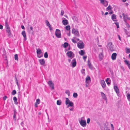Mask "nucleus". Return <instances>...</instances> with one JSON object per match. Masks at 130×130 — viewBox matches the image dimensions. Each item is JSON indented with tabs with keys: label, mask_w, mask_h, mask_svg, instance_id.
Wrapping results in <instances>:
<instances>
[{
	"label": "nucleus",
	"mask_w": 130,
	"mask_h": 130,
	"mask_svg": "<svg viewBox=\"0 0 130 130\" xmlns=\"http://www.w3.org/2000/svg\"><path fill=\"white\" fill-rule=\"evenodd\" d=\"M5 26L6 28V30L8 34V36H10L11 35V32L10 30V28L9 26V25L6 22L5 23Z\"/></svg>",
	"instance_id": "obj_1"
},
{
	"label": "nucleus",
	"mask_w": 130,
	"mask_h": 130,
	"mask_svg": "<svg viewBox=\"0 0 130 130\" xmlns=\"http://www.w3.org/2000/svg\"><path fill=\"white\" fill-rule=\"evenodd\" d=\"M113 46V45L111 42H110L108 43L107 45V48L111 51H113L114 50Z\"/></svg>",
	"instance_id": "obj_2"
},
{
	"label": "nucleus",
	"mask_w": 130,
	"mask_h": 130,
	"mask_svg": "<svg viewBox=\"0 0 130 130\" xmlns=\"http://www.w3.org/2000/svg\"><path fill=\"white\" fill-rule=\"evenodd\" d=\"M56 36L58 38H60L61 37V34L60 30L58 29H56L55 32Z\"/></svg>",
	"instance_id": "obj_3"
},
{
	"label": "nucleus",
	"mask_w": 130,
	"mask_h": 130,
	"mask_svg": "<svg viewBox=\"0 0 130 130\" xmlns=\"http://www.w3.org/2000/svg\"><path fill=\"white\" fill-rule=\"evenodd\" d=\"M84 118V117L81 118V120L79 122L80 124L83 127H85L86 126V121L83 120Z\"/></svg>",
	"instance_id": "obj_4"
},
{
	"label": "nucleus",
	"mask_w": 130,
	"mask_h": 130,
	"mask_svg": "<svg viewBox=\"0 0 130 130\" xmlns=\"http://www.w3.org/2000/svg\"><path fill=\"white\" fill-rule=\"evenodd\" d=\"M72 33L74 34L75 36L79 37V34L77 29H75L74 28L72 29Z\"/></svg>",
	"instance_id": "obj_5"
},
{
	"label": "nucleus",
	"mask_w": 130,
	"mask_h": 130,
	"mask_svg": "<svg viewBox=\"0 0 130 130\" xmlns=\"http://www.w3.org/2000/svg\"><path fill=\"white\" fill-rule=\"evenodd\" d=\"M37 57L38 58H40L43 55H40L42 53V52L41 50L40 49H37Z\"/></svg>",
	"instance_id": "obj_6"
},
{
	"label": "nucleus",
	"mask_w": 130,
	"mask_h": 130,
	"mask_svg": "<svg viewBox=\"0 0 130 130\" xmlns=\"http://www.w3.org/2000/svg\"><path fill=\"white\" fill-rule=\"evenodd\" d=\"M100 3L105 7L107 6L108 5V2L105 0H100Z\"/></svg>",
	"instance_id": "obj_7"
},
{
	"label": "nucleus",
	"mask_w": 130,
	"mask_h": 130,
	"mask_svg": "<svg viewBox=\"0 0 130 130\" xmlns=\"http://www.w3.org/2000/svg\"><path fill=\"white\" fill-rule=\"evenodd\" d=\"M67 54L69 57H71L72 59L74 57V55L72 52L71 51L68 52L67 53Z\"/></svg>",
	"instance_id": "obj_8"
},
{
	"label": "nucleus",
	"mask_w": 130,
	"mask_h": 130,
	"mask_svg": "<svg viewBox=\"0 0 130 130\" xmlns=\"http://www.w3.org/2000/svg\"><path fill=\"white\" fill-rule=\"evenodd\" d=\"M48 84L50 87H51L52 89H54V84L51 81H49L48 82Z\"/></svg>",
	"instance_id": "obj_9"
},
{
	"label": "nucleus",
	"mask_w": 130,
	"mask_h": 130,
	"mask_svg": "<svg viewBox=\"0 0 130 130\" xmlns=\"http://www.w3.org/2000/svg\"><path fill=\"white\" fill-rule=\"evenodd\" d=\"M77 46L79 48H83L84 47V43L83 42L82 43H78L77 44Z\"/></svg>",
	"instance_id": "obj_10"
},
{
	"label": "nucleus",
	"mask_w": 130,
	"mask_h": 130,
	"mask_svg": "<svg viewBox=\"0 0 130 130\" xmlns=\"http://www.w3.org/2000/svg\"><path fill=\"white\" fill-rule=\"evenodd\" d=\"M91 82V79L89 76H87L86 78V83L89 84Z\"/></svg>",
	"instance_id": "obj_11"
},
{
	"label": "nucleus",
	"mask_w": 130,
	"mask_h": 130,
	"mask_svg": "<svg viewBox=\"0 0 130 130\" xmlns=\"http://www.w3.org/2000/svg\"><path fill=\"white\" fill-rule=\"evenodd\" d=\"M114 89L115 91L117 94V95L119 96L118 94L119 93V91L117 86H115L114 87Z\"/></svg>",
	"instance_id": "obj_12"
},
{
	"label": "nucleus",
	"mask_w": 130,
	"mask_h": 130,
	"mask_svg": "<svg viewBox=\"0 0 130 130\" xmlns=\"http://www.w3.org/2000/svg\"><path fill=\"white\" fill-rule=\"evenodd\" d=\"M71 63L72 65V66L73 67H75L76 66V62L75 59H73L72 60Z\"/></svg>",
	"instance_id": "obj_13"
},
{
	"label": "nucleus",
	"mask_w": 130,
	"mask_h": 130,
	"mask_svg": "<svg viewBox=\"0 0 130 130\" xmlns=\"http://www.w3.org/2000/svg\"><path fill=\"white\" fill-rule=\"evenodd\" d=\"M117 56V54L116 53H113L112 54V55H111V58L113 60H115L116 59Z\"/></svg>",
	"instance_id": "obj_14"
},
{
	"label": "nucleus",
	"mask_w": 130,
	"mask_h": 130,
	"mask_svg": "<svg viewBox=\"0 0 130 130\" xmlns=\"http://www.w3.org/2000/svg\"><path fill=\"white\" fill-rule=\"evenodd\" d=\"M101 83L103 88H104L105 87L106 85L104 80H101Z\"/></svg>",
	"instance_id": "obj_15"
},
{
	"label": "nucleus",
	"mask_w": 130,
	"mask_h": 130,
	"mask_svg": "<svg viewBox=\"0 0 130 130\" xmlns=\"http://www.w3.org/2000/svg\"><path fill=\"white\" fill-rule=\"evenodd\" d=\"M124 62H125V64L127 66L129 69H130V62L125 60L124 61Z\"/></svg>",
	"instance_id": "obj_16"
},
{
	"label": "nucleus",
	"mask_w": 130,
	"mask_h": 130,
	"mask_svg": "<svg viewBox=\"0 0 130 130\" xmlns=\"http://www.w3.org/2000/svg\"><path fill=\"white\" fill-rule=\"evenodd\" d=\"M22 35L24 38V40L26 41V40L27 38L25 31L24 30L22 32Z\"/></svg>",
	"instance_id": "obj_17"
},
{
	"label": "nucleus",
	"mask_w": 130,
	"mask_h": 130,
	"mask_svg": "<svg viewBox=\"0 0 130 130\" xmlns=\"http://www.w3.org/2000/svg\"><path fill=\"white\" fill-rule=\"evenodd\" d=\"M101 95L102 96V98L105 100H107V98L105 95V94H104L103 92H101Z\"/></svg>",
	"instance_id": "obj_18"
},
{
	"label": "nucleus",
	"mask_w": 130,
	"mask_h": 130,
	"mask_svg": "<svg viewBox=\"0 0 130 130\" xmlns=\"http://www.w3.org/2000/svg\"><path fill=\"white\" fill-rule=\"evenodd\" d=\"M62 23L63 25H67L68 23V20L66 19L63 20Z\"/></svg>",
	"instance_id": "obj_19"
},
{
	"label": "nucleus",
	"mask_w": 130,
	"mask_h": 130,
	"mask_svg": "<svg viewBox=\"0 0 130 130\" xmlns=\"http://www.w3.org/2000/svg\"><path fill=\"white\" fill-rule=\"evenodd\" d=\"M122 15L124 21L126 22V19H128V17L126 15H125L124 13H123Z\"/></svg>",
	"instance_id": "obj_20"
},
{
	"label": "nucleus",
	"mask_w": 130,
	"mask_h": 130,
	"mask_svg": "<svg viewBox=\"0 0 130 130\" xmlns=\"http://www.w3.org/2000/svg\"><path fill=\"white\" fill-rule=\"evenodd\" d=\"M39 62H40L41 65H43L45 63V61L44 59H39Z\"/></svg>",
	"instance_id": "obj_21"
},
{
	"label": "nucleus",
	"mask_w": 130,
	"mask_h": 130,
	"mask_svg": "<svg viewBox=\"0 0 130 130\" xmlns=\"http://www.w3.org/2000/svg\"><path fill=\"white\" fill-rule=\"evenodd\" d=\"M88 65L90 69H92V66L89 60H88Z\"/></svg>",
	"instance_id": "obj_22"
},
{
	"label": "nucleus",
	"mask_w": 130,
	"mask_h": 130,
	"mask_svg": "<svg viewBox=\"0 0 130 130\" xmlns=\"http://www.w3.org/2000/svg\"><path fill=\"white\" fill-rule=\"evenodd\" d=\"M45 23H46V25L47 26H48L50 28V30H51V25L49 23V22L47 20H46Z\"/></svg>",
	"instance_id": "obj_23"
},
{
	"label": "nucleus",
	"mask_w": 130,
	"mask_h": 130,
	"mask_svg": "<svg viewBox=\"0 0 130 130\" xmlns=\"http://www.w3.org/2000/svg\"><path fill=\"white\" fill-rule=\"evenodd\" d=\"M112 7L110 5L106 8V10H108L111 11L112 10Z\"/></svg>",
	"instance_id": "obj_24"
},
{
	"label": "nucleus",
	"mask_w": 130,
	"mask_h": 130,
	"mask_svg": "<svg viewBox=\"0 0 130 130\" xmlns=\"http://www.w3.org/2000/svg\"><path fill=\"white\" fill-rule=\"evenodd\" d=\"M79 54L81 55H83L85 53L84 51L81 50L79 52Z\"/></svg>",
	"instance_id": "obj_25"
},
{
	"label": "nucleus",
	"mask_w": 130,
	"mask_h": 130,
	"mask_svg": "<svg viewBox=\"0 0 130 130\" xmlns=\"http://www.w3.org/2000/svg\"><path fill=\"white\" fill-rule=\"evenodd\" d=\"M116 19V16L115 14H113L111 16V19L113 21H115V20Z\"/></svg>",
	"instance_id": "obj_26"
},
{
	"label": "nucleus",
	"mask_w": 130,
	"mask_h": 130,
	"mask_svg": "<svg viewBox=\"0 0 130 130\" xmlns=\"http://www.w3.org/2000/svg\"><path fill=\"white\" fill-rule=\"evenodd\" d=\"M66 100L65 101V104L67 105L70 102L69 99L68 98H66Z\"/></svg>",
	"instance_id": "obj_27"
},
{
	"label": "nucleus",
	"mask_w": 130,
	"mask_h": 130,
	"mask_svg": "<svg viewBox=\"0 0 130 130\" xmlns=\"http://www.w3.org/2000/svg\"><path fill=\"white\" fill-rule=\"evenodd\" d=\"M99 57L100 59H102L103 57V53H101L99 55Z\"/></svg>",
	"instance_id": "obj_28"
},
{
	"label": "nucleus",
	"mask_w": 130,
	"mask_h": 130,
	"mask_svg": "<svg viewBox=\"0 0 130 130\" xmlns=\"http://www.w3.org/2000/svg\"><path fill=\"white\" fill-rule=\"evenodd\" d=\"M13 100L15 103V104H17L18 103L17 102V98L15 96H14L13 98Z\"/></svg>",
	"instance_id": "obj_29"
},
{
	"label": "nucleus",
	"mask_w": 130,
	"mask_h": 130,
	"mask_svg": "<svg viewBox=\"0 0 130 130\" xmlns=\"http://www.w3.org/2000/svg\"><path fill=\"white\" fill-rule=\"evenodd\" d=\"M126 96L128 100L130 101V94L129 93L127 94Z\"/></svg>",
	"instance_id": "obj_30"
},
{
	"label": "nucleus",
	"mask_w": 130,
	"mask_h": 130,
	"mask_svg": "<svg viewBox=\"0 0 130 130\" xmlns=\"http://www.w3.org/2000/svg\"><path fill=\"white\" fill-rule=\"evenodd\" d=\"M126 53H130V49L128 48H126Z\"/></svg>",
	"instance_id": "obj_31"
},
{
	"label": "nucleus",
	"mask_w": 130,
	"mask_h": 130,
	"mask_svg": "<svg viewBox=\"0 0 130 130\" xmlns=\"http://www.w3.org/2000/svg\"><path fill=\"white\" fill-rule=\"evenodd\" d=\"M72 19L74 21H77L78 20L77 18L76 17L74 16L72 17Z\"/></svg>",
	"instance_id": "obj_32"
},
{
	"label": "nucleus",
	"mask_w": 130,
	"mask_h": 130,
	"mask_svg": "<svg viewBox=\"0 0 130 130\" xmlns=\"http://www.w3.org/2000/svg\"><path fill=\"white\" fill-rule=\"evenodd\" d=\"M61 101L60 100H57V104L58 105H60L61 104Z\"/></svg>",
	"instance_id": "obj_33"
},
{
	"label": "nucleus",
	"mask_w": 130,
	"mask_h": 130,
	"mask_svg": "<svg viewBox=\"0 0 130 130\" xmlns=\"http://www.w3.org/2000/svg\"><path fill=\"white\" fill-rule=\"evenodd\" d=\"M65 28L66 30H69L70 29V27L69 25H67L65 27Z\"/></svg>",
	"instance_id": "obj_34"
},
{
	"label": "nucleus",
	"mask_w": 130,
	"mask_h": 130,
	"mask_svg": "<svg viewBox=\"0 0 130 130\" xmlns=\"http://www.w3.org/2000/svg\"><path fill=\"white\" fill-rule=\"evenodd\" d=\"M40 100L39 99H37L36 100V102L35 103L38 104L40 103Z\"/></svg>",
	"instance_id": "obj_35"
},
{
	"label": "nucleus",
	"mask_w": 130,
	"mask_h": 130,
	"mask_svg": "<svg viewBox=\"0 0 130 130\" xmlns=\"http://www.w3.org/2000/svg\"><path fill=\"white\" fill-rule=\"evenodd\" d=\"M68 43H67L65 42L63 44V47L64 48H66L68 46Z\"/></svg>",
	"instance_id": "obj_36"
},
{
	"label": "nucleus",
	"mask_w": 130,
	"mask_h": 130,
	"mask_svg": "<svg viewBox=\"0 0 130 130\" xmlns=\"http://www.w3.org/2000/svg\"><path fill=\"white\" fill-rule=\"evenodd\" d=\"M44 57L45 58H47L48 57V55L47 52L45 53L44 55Z\"/></svg>",
	"instance_id": "obj_37"
},
{
	"label": "nucleus",
	"mask_w": 130,
	"mask_h": 130,
	"mask_svg": "<svg viewBox=\"0 0 130 130\" xmlns=\"http://www.w3.org/2000/svg\"><path fill=\"white\" fill-rule=\"evenodd\" d=\"M14 59L15 60H18V55L17 54H16L14 55Z\"/></svg>",
	"instance_id": "obj_38"
},
{
	"label": "nucleus",
	"mask_w": 130,
	"mask_h": 130,
	"mask_svg": "<svg viewBox=\"0 0 130 130\" xmlns=\"http://www.w3.org/2000/svg\"><path fill=\"white\" fill-rule=\"evenodd\" d=\"M85 69H83L81 70V72L82 74H83L84 75H85Z\"/></svg>",
	"instance_id": "obj_39"
},
{
	"label": "nucleus",
	"mask_w": 130,
	"mask_h": 130,
	"mask_svg": "<svg viewBox=\"0 0 130 130\" xmlns=\"http://www.w3.org/2000/svg\"><path fill=\"white\" fill-rule=\"evenodd\" d=\"M16 93V91L15 90H14L12 91V94L13 95H15Z\"/></svg>",
	"instance_id": "obj_40"
},
{
	"label": "nucleus",
	"mask_w": 130,
	"mask_h": 130,
	"mask_svg": "<svg viewBox=\"0 0 130 130\" xmlns=\"http://www.w3.org/2000/svg\"><path fill=\"white\" fill-rule=\"evenodd\" d=\"M73 96L74 98H76L77 97V93H73Z\"/></svg>",
	"instance_id": "obj_41"
},
{
	"label": "nucleus",
	"mask_w": 130,
	"mask_h": 130,
	"mask_svg": "<svg viewBox=\"0 0 130 130\" xmlns=\"http://www.w3.org/2000/svg\"><path fill=\"white\" fill-rule=\"evenodd\" d=\"M65 93L68 94V95H70V91L69 90H67L65 91Z\"/></svg>",
	"instance_id": "obj_42"
},
{
	"label": "nucleus",
	"mask_w": 130,
	"mask_h": 130,
	"mask_svg": "<svg viewBox=\"0 0 130 130\" xmlns=\"http://www.w3.org/2000/svg\"><path fill=\"white\" fill-rule=\"evenodd\" d=\"M33 29V27L32 26L30 27V29L31 30L29 31V32L30 33L32 32V34H33V32L32 31Z\"/></svg>",
	"instance_id": "obj_43"
},
{
	"label": "nucleus",
	"mask_w": 130,
	"mask_h": 130,
	"mask_svg": "<svg viewBox=\"0 0 130 130\" xmlns=\"http://www.w3.org/2000/svg\"><path fill=\"white\" fill-rule=\"evenodd\" d=\"M16 114H13V120L15 121L16 120Z\"/></svg>",
	"instance_id": "obj_44"
},
{
	"label": "nucleus",
	"mask_w": 130,
	"mask_h": 130,
	"mask_svg": "<svg viewBox=\"0 0 130 130\" xmlns=\"http://www.w3.org/2000/svg\"><path fill=\"white\" fill-rule=\"evenodd\" d=\"M68 104L70 106H72L73 105V103L72 102H70Z\"/></svg>",
	"instance_id": "obj_45"
},
{
	"label": "nucleus",
	"mask_w": 130,
	"mask_h": 130,
	"mask_svg": "<svg viewBox=\"0 0 130 130\" xmlns=\"http://www.w3.org/2000/svg\"><path fill=\"white\" fill-rule=\"evenodd\" d=\"M124 30L125 34L127 35H128L129 34V32L127 31V30L125 29H124Z\"/></svg>",
	"instance_id": "obj_46"
},
{
	"label": "nucleus",
	"mask_w": 130,
	"mask_h": 130,
	"mask_svg": "<svg viewBox=\"0 0 130 130\" xmlns=\"http://www.w3.org/2000/svg\"><path fill=\"white\" fill-rule=\"evenodd\" d=\"M125 24L126 26L127 27V28H129L130 27V26H129V25L127 23H126V22H125Z\"/></svg>",
	"instance_id": "obj_47"
},
{
	"label": "nucleus",
	"mask_w": 130,
	"mask_h": 130,
	"mask_svg": "<svg viewBox=\"0 0 130 130\" xmlns=\"http://www.w3.org/2000/svg\"><path fill=\"white\" fill-rule=\"evenodd\" d=\"M115 24L117 26V28H119V23L118 22H116L115 23Z\"/></svg>",
	"instance_id": "obj_48"
},
{
	"label": "nucleus",
	"mask_w": 130,
	"mask_h": 130,
	"mask_svg": "<svg viewBox=\"0 0 130 130\" xmlns=\"http://www.w3.org/2000/svg\"><path fill=\"white\" fill-rule=\"evenodd\" d=\"M72 42L74 43H77V42H76V41L73 39H72Z\"/></svg>",
	"instance_id": "obj_49"
},
{
	"label": "nucleus",
	"mask_w": 130,
	"mask_h": 130,
	"mask_svg": "<svg viewBox=\"0 0 130 130\" xmlns=\"http://www.w3.org/2000/svg\"><path fill=\"white\" fill-rule=\"evenodd\" d=\"M104 130H110L109 129L107 126H105L104 128Z\"/></svg>",
	"instance_id": "obj_50"
},
{
	"label": "nucleus",
	"mask_w": 130,
	"mask_h": 130,
	"mask_svg": "<svg viewBox=\"0 0 130 130\" xmlns=\"http://www.w3.org/2000/svg\"><path fill=\"white\" fill-rule=\"evenodd\" d=\"M90 119L89 118H88L87 119V123L88 124H89L90 121Z\"/></svg>",
	"instance_id": "obj_51"
},
{
	"label": "nucleus",
	"mask_w": 130,
	"mask_h": 130,
	"mask_svg": "<svg viewBox=\"0 0 130 130\" xmlns=\"http://www.w3.org/2000/svg\"><path fill=\"white\" fill-rule=\"evenodd\" d=\"M64 14V11L63 10H61V15L62 16Z\"/></svg>",
	"instance_id": "obj_52"
},
{
	"label": "nucleus",
	"mask_w": 130,
	"mask_h": 130,
	"mask_svg": "<svg viewBox=\"0 0 130 130\" xmlns=\"http://www.w3.org/2000/svg\"><path fill=\"white\" fill-rule=\"evenodd\" d=\"M110 125H111V126L112 128V130H114V127H113V125L112 124H111Z\"/></svg>",
	"instance_id": "obj_53"
},
{
	"label": "nucleus",
	"mask_w": 130,
	"mask_h": 130,
	"mask_svg": "<svg viewBox=\"0 0 130 130\" xmlns=\"http://www.w3.org/2000/svg\"><path fill=\"white\" fill-rule=\"evenodd\" d=\"M7 98V97L6 96H5L3 98V99L4 100H6V99Z\"/></svg>",
	"instance_id": "obj_54"
},
{
	"label": "nucleus",
	"mask_w": 130,
	"mask_h": 130,
	"mask_svg": "<svg viewBox=\"0 0 130 130\" xmlns=\"http://www.w3.org/2000/svg\"><path fill=\"white\" fill-rule=\"evenodd\" d=\"M110 80V79L109 78H107V79L105 81L107 83L108 82V81Z\"/></svg>",
	"instance_id": "obj_55"
},
{
	"label": "nucleus",
	"mask_w": 130,
	"mask_h": 130,
	"mask_svg": "<svg viewBox=\"0 0 130 130\" xmlns=\"http://www.w3.org/2000/svg\"><path fill=\"white\" fill-rule=\"evenodd\" d=\"M87 58V56H85L83 57V58L84 60H86Z\"/></svg>",
	"instance_id": "obj_56"
},
{
	"label": "nucleus",
	"mask_w": 130,
	"mask_h": 130,
	"mask_svg": "<svg viewBox=\"0 0 130 130\" xmlns=\"http://www.w3.org/2000/svg\"><path fill=\"white\" fill-rule=\"evenodd\" d=\"M15 78V79H16V82L17 84V85L18 86H19L18 82V80H17V78Z\"/></svg>",
	"instance_id": "obj_57"
},
{
	"label": "nucleus",
	"mask_w": 130,
	"mask_h": 130,
	"mask_svg": "<svg viewBox=\"0 0 130 130\" xmlns=\"http://www.w3.org/2000/svg\"><path fill=\"white\" fill-rule=\"evenodd\" d=\"M110 11L109 12V14H112L113 13V11H112V10H111V11Z\"/></svg>",
	"instance_id": "obj_58"
},
{
	"label": "nucleus",
	"mask_w": 130,
	"mask_h": 130,
	"mask_svg": "<svg viewBox=\"0 0 130 130\" xmlns=\"http://www.w3.org/2000/svg\"><path fill=\"white\" fill-rule=\"evenodd\" d=\"M21 28L23 29H24L25 28L24 26L23 25H22L21 26Z\"/></svg>",
	"instance_id": "obj_59"
},
{
	"label": "nucleus",
	"mask_w": 130,
	"mask_h": 130,
	"mask_svg": "<svg viewBox=\"0 0 130 130\" xmlns=\"http://www.w3.org/2000/svg\"><path fill=\"white\" fill-rule=\"evenodd\" d=\"M3 28V26L1 25H0V29H2Z\"/></svg>",
	"instance_id": "obj_60"
},
{
	"label": "nucleus",
	"mask_w": 130,
	"mask_h": 130,
	"mask_svg": "<svg viewBox=\"0 0 130 130\" xmlns=\"http://www.w3.org/2000/svg\"><path fill=\"white\" fill-rule=\"evenodd\" d=\"M17 112L16 111V110H14V114H17Z\"/></svg>",
	"instance_id": "obj_61"
},
{
	"label": "nucleus",
	"mask_w": 130,
	"mask_h": 130,
	"mask_svg": "<svg viewBox=\"0 0 130 130\" xmlns=\"http://www.w3.org/2000/svg\"><path fill=\"white\" fill-rule=\"evenodd\" d=\"M38 104L35 103V105L36 107H38Z\"/></svg>",
	"instance_id": "obj_62"
},
{
	"label": "nucleus",
	"mask_w": 130,
	"mask_h": 130,
	"mask_svg": "<svg viewBox=\"0 0 130 130\" xmlns=\"http://www.w3.org/2000/svg\"><path fill=\"white\" fill-rule=\"evenodd\" d=\"M73 38L75 39H76L78 41H79V39H78V38H76V37H73Z\"/></svg>",
	"instance_id": "obj_63"
},
{
	"label": "nucleus",
	"mask_w": 130,
	"mask_h": 130,
	"mask_svg": "<svg viewBox=\"0 0 130 130\" xmlns=\"http://www.w3.org/2000/svg\"><path fill=\"white\" fill-rule=\"evenodd\" d=\"M21 124L22 126H23L24 124V123L23 122H21Z\"/></svg>",
	"instance_id": "obj_64"
}]
</instances>
